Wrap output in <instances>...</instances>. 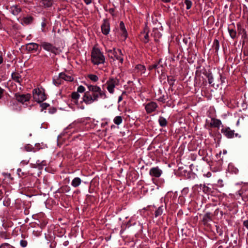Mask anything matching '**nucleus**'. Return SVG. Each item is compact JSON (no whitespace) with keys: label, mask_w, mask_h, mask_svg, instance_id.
I'll return each mask as SVG.
<instances>
[{"label":"nucleus","mask_w":248,"mask_h":248,"mask_svg":"<svg viewBox=\"0 0 248 248\" xmlns=\"http://www.w3.org/2000/svg\"><path fill=\"white\" fill-rule=\"evenodd\" d=\"M223 135L228 139H232L235 136L236 137H240L238 133H235L234 131L231 129L229 127H223L221 130Z\"/></svg>","instance_id":"nucleus-7"},{"label":"nucleus","mask_w":248,"mask_h":248,"mask_svg":"<svg viewBox=\"0 0 248 248\" xmlns=\"http://www.w3.org/2000/svg\"><path fill=\"white\" fill-rule=\"evenodd\" d=\"M163 2H170V0H162Z\"/></svg>","instance_id":"nucleus-45"},{"label":"nucleus","mask_w":248,"mask_h":248,"mask_svg":"<svg viewBox=\"0 0 248 248\" xmlns=\"http://www.w3.org/2000/svg\"><path fill=\"white\" fill-rule=\"evenodd\" d=\"M120 30L121 31L122 35L125 39L127 37V33L123 21H121L120 23Z\"/></svg>","instance_id":"nucleus-21"},{"label":"nucleus","mask_w":248,"mask_h":248,"mask_svg":"<svg viewBox=\"0 0 248 248\" xmlns=\"http://www.w3.org/2000/svg\"><path fill=\"white\" fill-rule=\"evenodd\" d=\"M12 79L16 82L18 83L20 85L21 84L23 79L21 76L18 73H13L12 74Z\"/></svg>","instance_id":"nucleus-16"},{"label":"nucleus","mask_w":248,"mask_h":248,"mask_svg":"<svg viewBox=\"0 0 248 248\" xmlns=\"http://www.w3.org/2000/svg\"><path fill=\"white\" fill-rule=\"evenodd\" d=\"M243 225L248 229V220H245L243 222Z\"/></svg>","instance_id":"nucleus-39"},{"label":"nucleus","mask_w":248,"mask_h":248,"mask_svg":"<svg viewBox=\"0 0 248 248\" xmlns=\"http://www.w3.org/2000/svg\"><path fill=\"white\" fill-rule=\"evenodd\" d=\"M29 161L28 160V161H27V160H22V161L21 162L20 164H22V165H25L28 164V163H29Z\"/></svg>","instance_id":"nucleus-40"},{"label":"nucleus","mask_w":248,"mask_h":248,"mask_svg":"<svg viewBox=\"0 0 248 248\" xmlns=\"http://www.w3.org/2000/svg\"><path fill=\"white\" fill-rule=\"evenodd\" d=\"M91 60L94 64L98 65L103 63L105 58L99 49L93 48L92 52Z\"/></svg>","instance_id":"nucleus-2"},{"label":"nucleus","mask_w":248,"mask_h":248,"mask_svg":"<svg viewBox=\"0 0 248 248\" xmlns=\"http://www.w3.org/2000/svg\"><path fill=\"white\" fill-rule=\"evenodd\" d=\"M24 150L27 152H31L33 150V147L30 144H27L25 146Z\"/></svg>","instance_id":"nucleus-31"},{"label":"nucleus","mask_w":248,"mask_h":248,"mask_svg":"<svg viewBox=\"0 0 248 248\" xmlns=\"http://www.w3.org/2000/svg\"><path fill=\"white\" fill-rule=\"evenodd\" d=\"M82 100L87 105L91 104L95 101L94 100L93 98H92L90 95V93L86 92L84 93L83 96L82 97Z\"/></svg>","instance_id":"nucleus-10"},{"label":"nucleus","mask_w":248,"mask_h":248,"mask_svg":"<svg viewBox=\"0 0 248 248\" xmlns=\"http://www.w3.org/2000/svg\"><path fill=\"white\" fill-rule=\"evenodd\" d=\"M33 99L40 103L46 99V96L43 89L36 88L32 91Z\"/></svg>","instance_id":"nucleus-3"},{"label":"nucleus","mask_w":248,"mask_h":248,"mask_svg":"<svg viewBox=\"0 0 248 248\" xmlns=\"http://www.w3.org/2000/svg\"><path fill=\"white\" fill-rule=\"evenodd\" d=\"M108 55L110 58H115L119 61L121 63L123 62V55L122 51L119 49H109L108 50Z\"/></svg>","instance_id":"nucleus-5"},{"label":"nucleus","mask_w":248,"mask_h":248,"mask_svg":"<svg viewBox=\"0 0 248 248\" xmlns=\"http://www.w3.org/2000/svg\"><path fill=\"white\" fill-rule=\"evenodd\" d=\"M163 206L159 207L155 212V217H157L158 216L161 215L163 213Z\"/></svg>","instance_id":"nucleus-27"},{"label":"nucleus","mask_w":248,"mask_h":248,"mask_svg":"<svg viewBox=\"0 0 248 248\" xmlns=\"http://www.w3.org/2000/svg\"><path fill=\"white\" fill-rule=\"evenodd\" d=\"M158 67V65L157 64H155L152 65H151L149 67V69L151 70L153 69H157Z\"/></svg>","instance_id":"nucleus-35"},{"label":"nucleus","mask_w":248,"mask_h":248,"mask_svg":"<svg viewBox=\"0 0 248 248\" xmlns=\"http://www.w3.org/2000/svg\"><path fill=\"white\" fill-rule=\"evenodd\" d=\"M101 30L102 33L105 35H107L110 31L109 23L107 20H104V23L101 25Z\"/></svg>","instance_id":"nucleus-14"},{"label":"nucleus","mask_w":248,"mask_h":248,"mask_svg":"<svg viewBox=\"0 0 248 248\" xmlns=\"http://www.w3.org/2000/svg\"><path fill=\"white\" fill-rule=\"evenodd\" d=\"M18 174L19 176H21L20 175V172H21L22 174H23V172H21V169H18L17 170Z\"/></svg>","instance_id":"nucleus-42"},{"label":"nucleus","mask_w":248,"mask_h":248,"mask_svg":"<svg viewBox=\"0 0 248 248\" xmlns=\"http://www.w3.org/2000/svg\"><path fill=\"white\" fill-rule=\"evenodd\" d=\"M122 99H123L122 96V95H121V96H120L119 97V98H118V102H121V101L122 100Z\"/></svg>","instance_id":"nucleus-43"},{"label":"nucleus","mask_w":248,"mask_h":248,"mask_svg":"<svg viewBox=\"0 0 248 248\" xmlns=\"http://www.w3.org/2000/svg\"><path fill=\"white\" fill-rule=\"evenodd\" d=\"M2 62H3V58L1 56H0V64H1Z\"/></svg>","instance_id":"nucleus-44"},{"label":"nucleus","mask_w":248,"mask_h":248,"mask_svg":"<svg viewBox=\"0 0 248 248\" xmlns=\"http://www.w3.org/2000/svg\"><path fill=\"white\" fill-rule=\"evenodd\" d=\"M20 245L24 248L26 247L27 245V242L25 240H21L20 242Z\"/></svg>","instance_id":"nucleus-34"},{"label":"nucleus","mask_w":248,"mask_h":248,"mask_svg":"<svg viewBox=\"0 0 248 248\" xmlns=\"http://www.w3.org/2000/svg\"><path fill=\"white\" fill-rule=\"evenodd\" d=\"M140 36V39L144 43H147L149 42V35L147 32H146L145 31L141 32Z\"/></svg>","instance_id":"nucleus-23"},{"label":"nucleus","mask_w":248,"mask_h":248,"mask_svg":"<svg viewBox=\"0 0 248 248\" xmlns=\"http://www.w3.org/2000/svg\"><path fill=\"white\" fill-rule=\"evenodd\" d=\"M158 122L161 126H165L167 124L166 119L163 117H159L158 119Z\"/></svg>","instance_id":"nucleus-24"},{"label":"nucleus","mask_w":248,"mask_h":248,"mask_svg":"<svg viewBox=\"0 0 248 248\" xmlns=\"http://www.w3.org/2000/svg\"><path fill=\"white\" fill-rule=\"evenodd\" d=\"M0 248H15L8 243H4L0 246Z\"/></svg>","instance_id":"nucleus-32"},{"label":"nucleus","mask_w":248,"mask_h":248,"mask_svg":"<svg viewBox=\"0 0 248 248\" xmlns=\"http://www.w3.org/2000/svg\"><path fill=\"white\" fill-rule=\"evenodd\" d=\"M135 71L140 75L145 73L146 69L144 65L141 64H138L135 68Z\"/></svg>","instance_id":"nucleus-19"},{"label":"nucleus","mask_w":248,"mask_h":248,"mask_svg":"<svg viewBox=\"0 0 248 248\" xmlns=\"http://www.w3.org/2000/svg\"><path fill=\"white\" fill-rule=\"evenodd\" d=\"M62 79L67 81H72L73 80L74 78L69 74L61 73L59 74V78H58L56 79L55 78L53 79V83L56 86H58L62 83Z\"/></svg>","instance_id":"nucleus-4"},{"label":"nucleus","mask_w":248,"mask_h":248,"mask_svg":"<svg viewBox=\"0 0 248 248\" xmlns=\"http://www.w3.org/2000/svg\"><path fill=\"white\" fill-rule=\"evenodd\" d=\"M84 1L86 4L89 5L91 3L92 0H84Z\"/></svg>","instance_id":"nucleus-41"},{"label":"nucleus","mask_w":248,"mask_h":248,"mask_svg":"<svg viewBox=\"0 0 248 248\" xmlns=\"http://www.w3.org/2000/svg\"><path fill=\"white\" fill-rule=\"evenodd\" d=\"M157 107V106L156 103L151 102L146 105L145 108L147 112L150 113L154 111Z\"/></svg>","instance_id":"nucleus-13"},{"label":"nucleus","mask_w":248,"mask_h":248,"mask_svg":"<svg viewBox=\"0 0 248 248\" xmlns=\"http://www.w3.org/2000/svg\"><path fill=\"white\" fill-rule=\"evenodd\" d=\"M222 124L221 121L215 118H212L211 120L210 125L212 127H219L220 125Z\"/></svg>","instance_id":"nucleus-20"},{"label":"nucleus","mask_w":248,"mask_h":248,"mask_svg":"<svg viewBox=\"0 0 248 248\" xmlns=\"http://www.w3.org/2000/svg\"><path fill=\"white\" fill-rule=\"evenodd\" d=\"M85 88L84 86L81 85L78 87L77 92H73L71 94L72 101L76 104H78V99L80 97V95L78 93H83L85 92Z\"/></svg>","instance_id":"nucleus-8"},{"label":"nucleus","mask_w":248,"mask_h":248,"mask_svg":"<svg viewBox=\"0 0 248 248\" xmlns=\"http://www.w3.org/2000/svg\"><path fill=\"white\" fill-rule=\"evenodd\" d=\"M39 45L35 43H30L26 45V48L29 51H32L33 50H37L38 49Z\"/></svg>","instance_id":"nucleus-15"},{"label":"nucleus","mask_w":248,"mask_h":248,"mask_svg":"<svg viewBox=\"0 0 248 248\" xmlns=\"http://www.w3.org/2000/svg\"><path fill=\"white\" fill-rule=\"evenodd\" d=\"M81 180L79 177L74 178L71 182V186L74 187L78 186L81 183Z\"/></svg>","instance_id":"nucleus-22"},{"label":"nucleus","mask_w":248,"mask_h":248,"mask_svg":"<svg viewBox=\"0 0 248 248\" xmlns=\"http://www.w3.org/2000/svg\"><path fill=\"white\" fill-rule=\"evenodd\" d=\"M123 121V119L121 116H117L113 119V122L117 125L120 124Z\"/></svg>","instance_id":"nucleus-26"},{"label":"nucleus","mask_w":248,"mask_h":248,"mask_svg":"<svg viewBox=\"0 0 248 248\" xmlns=\"http://www.w3.org/2000/svg\"><path fill=\"white\" fill-rule=\"evenodd\" d=\"M41 46L45 50L56 54L58 52L57 48L50 43L43 42L41 43Z\"/></svg>","instance_id":"nucleus-9"},{"label":"nucleus","mask_w":248,"mask_h":248,"mask_svg":"<svg viewBox=\"0 0 248 248\" xmlns=\"http://www.w3.org/2000/svg\"><path fill=\"white\" fill-rule=\"evenodd\" d=\"M11 13L15 15H17L21 12V8L17 5H14L10 7Z\"/></svg>","instance_id":"nucleus-17"},{"label":"nucleus","mask_w":248,"mask_h":248,"mask_svg":"<svg viewBox=\"0 0 248 248\" xmlns=\"http://www.w3.org/2000/svg\"><path fill=\"white\" fill-rule=\"evenodd\" d=\"M185 3L186 6V9H189L192 6V2L189 0H185Z\"/></svg>","instance_id":"nucleus-30"},{"label":"nucleus","mask_w":248,"mask_h":248,"mask_svg":"<svg viewBox=\"0 0 248 248\" xmlns=\"http://www.w3.org/2000/svg\"><path fill=\"white\" fill-rule=\"evenodd\" d=\"M162 173V171L158 167H154L150 169L149 174L151 176L159 177Z\"/></svg>","instance_id":"nucleus-12"},{"label":"nucleus","mask_w":248,"mask_h":248,"mask_svg":"<svg viewBox=\"0 0 248 248\" xmlns=\"http://www.w3.org/2000/svg\"><path fill=\"white\" fill-rule=\"evenodd\" d=\"M228 31H229L230 35L231 37V38H234L236 37V32L235 30L229 28Z\"/></svg>","instance_id":"nucleus-28"},{"label":"nucleus","mask_w":248,"mask_h":248,"mask_svg":"<svg viewBox=\"0 0 248 248\" xmlns=\"http://www.w3.org/2000/svg\"><path fill=\"white\" fill-rule=\"evenodd\" d=\"M80 108L81 109H84L85 108V107L84 106H81L80 107Z\"/></svg>","instance_id":"nucleus-46"},{"label":"nucleus","mask_w":248,"mask_h":248,"mask_svg":"<svg viewBox=\"0 0 248 248\" xmlns=\"http://www.w3.org/2000/svg\"><path fill=\"white\" fill-rule=\"evenodd\" d=\"M32 20V18L31 16L27 17L24 18V22L26 24H29L30 23Z\"/></svg>","instance_id":"nucleus-33"},{"label":"nucleus","mask_w":248,"mask_h":248,"mask_svg":"<svg viewBox=\"0 0 248 248\" xmlns=\"http://www.w3.org/2000/svg\"><path fill=\"white\" fill-rule=\"evenodd\" d=\"M119 80L116 78H110L106 82L107 89L110 93L114 92V88L119 84Z\"/></svg>","instance_id":"nucleus-6"},{"label":"nucleus","mask_w":248,"mask_h":248,"mask_svg":"<svg viewBox=\"0 0 248 248\" xmlns=\"http://www.w3.org/2000/svg\"><path fill=\"white\" fill-rule=\"evenodd\" d=\"M41 26H42V31H44V28L46 26V22L45 21V19H44L43 21L41 23Z\"/></svg>","instance_id":"nucleus-37"},{"label":"nucleus","mask_w":248,"mask_h":248,"mask_svg":"<svg viewBox=\"0 0 248 248\" xmlns=\"http://www.w3.org/2000/svg\"><path fill=\"white\" fill-rule=\"evenodd\" d=\"M239 123V121H237V125H238Z\"/></svg>","instance_id":"nucleus-48"},{"label":"nucleus","mask_w":248,"mask_h":248,"mask_svg":"<svg viewBox=\"0 0 248 248\" xmlns=\"http://www.w3.org/2000/svg\"><path fill=\"white\" fill-rule=\"evenodd\" d=\"M88 78L90 79L93 82H96L98 80V78L97 76L93 74H91L88 75Z\"/></svg>","instance_id":"nucleus-29"},{"label":"nucleus","mask_w":248,"mask_h":248,"mask_svg":"<svg viewBox=\"0 0 248 248\" xmlns=\"http://www.w3.org/2000/svg\"><path fill=\"white\" fill-rule=\"evenodd\" d=\"M211 220V216L210 213H206L203 217V221L207 223Z\"/></svg>","instance_id":"nucleus-25"},{"label":"nucleus","mask_w":248,"mask_h":248,"mask_svg":"<svg viewBox=\"0 0 248 248\" xmlns=\"http://www.w3.org/2000/svg\"><path fill=\"white\" fill-rule=\"evenodd\" d=\"M15 97L18 102L24 103L30 100L31 98V94L29 93L26 94H16Z\"/></svg>","instance_id":"nucleus-11"},{"label":"nucleus","mask_w":248,"mask_h":248,"mask_svg":"<svg viewBox=\"0 0 248 248\" xmlns=\"http://www.w3.org/2000/svg\"><path fill=\"white\" fill-rule=\"evenodd\" d=\"M208 83L209 84H212L213 83V78L212 76L211 75H208Z\"/></svg>","instance_id":"nucleus-36"},{"label":"nucleus","mask_w":248,"mask_h":248,"mask_svg":"<svg viewBox=\"0 0 248 248\" xmlns=\"http://www.w3.org/2000/svg\"><path fill=\"white\" fill-rule=\"evenodd\" d=\"M240 26H241L240 24H237V26H238V28H239V27H240Z\"/></svg>","instance_id":"nucleus-47"},{"label":"nucleus","mask_w":248,"mask_h":248,"mask_svg":"<svg viewBox=\"0 0 248 248\" xmlns=\"http://www.w3.org/2000/svg\"><path fill=\"white\" fill-rule=\"evenodd\" d=\"M4 90L0 87V99H1L4 95Z\"/></svg>","instance_id":"nucleus-38"},{"label":"nucleus","mask_w":248,"mask_h":248,"mask_svg":"<svg viewBox=\"0 0 248 248\" xmlns=\"http://www.w3.org/2000/svg\"><path fill=\"white\" fill-rule=\"evenodd\" d=\"M88 88L89 89L88 92L90 93V95L95 101H97L99 98L103 99L107 98L106 93L99 86L88 85Z\"/></svg>","instance_id":"nucleus-1"},{"label":"nucleus","mask_w":248,"mask_h":248,"mask_svg":"<svg viewBox=\"0 0 248 248\" xmlns=\"http://www.w3.org/2000/svg\"><path fill=\"white\" fill-rule=\"evenodd\" d=\"M152 36L154 37V40L155 42H158L159 41V39L161 37L162 34L159 32V31L155 29H154L153 31V32L152 33Z\"/></svg>","instance_id":"nucleus-18"}]
</instances>
